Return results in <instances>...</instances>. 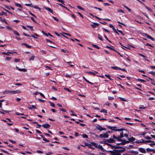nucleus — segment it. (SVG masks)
<instances>
[{
	"instance_id": "ea45409f",
	"label": "nucleus",
	"mask_w": 155,
	"mask_h": 155,
	"mask_svg": "<svg viewBox=\"0 0 155 155\" xmlns=\"http://www.w3.org/2000/svg\"><path fill=\"white\" fill-rule=\"evenodd\" d=\"M111 68L117 70V69H118L119 68L117 67H112Z\"/></svg>"
},
{
	"instance_id": "bb28decb",
	"label": "nucleus",
	"mask_w": 155,
	"mask_h": 155,
	"mask_svg": "<svg viewBox=\"0 0 155 155\" xmlns=\"http://www.w3.org/2000/svg\"><path fill=\"white\" fill-rule=\"evenodd\" d=\"M15 5L17 6H18L21 8H22V6L21 5H20L18 3H15Z\"/></svg>"
},
{
	"instance_id": "ddd939ff",
	"label": "nucleus",
	"mask_w": 155,
	"mask_h": 155,
	"mask_svg": "<svg viewBox=\"0 0 155 155\" xmlns=\"http://www.w3.org/2000/svg\"><path fill=\"white\" fill-rule=\"evenodd\" d=\"M13 53H17L16 52H8L7 53L4 52H3L2 53V54H4V55H9V54H8V53L12 54Z\"/></svg>"
},
{
	"instance_id": "6e6552de",
	"label": "nucleus",
	"mask_w": 155,
	"mask_h": 155,
	"mask_svg": "<svg viewBox=\"0 0 155 155\" xmlns=\"http://www.w3.org/2000/svg\"><path fill=\"white\" fill-rule=\"evenodd\" d=\"M101 142L102 143H104V144L107 145H111V144H109L108 143H107V140H103L101 141Z\"/></svg>"
},
{
	"instance_id": "1a4fd4ad",
	"label": "nucleus",
	"mask_w": 155,
	"mask_h": 155,
	"mask_svg": "<svg viewBox=\"0 0 155 155\" xmlns=\"http://www.w3.org/2000/svg\"><path fill=\"white\" fill-rule=\"evenodd\" d=\"M146 150L148 152H152L155 153V151L154 149L148 148Z\"/></svg>"
},
{
	"instance_id": "c03bdc74",
	"label": "nucleus",
	"mask_w": 155,
	"mask_h": 155,
	"mask_svg": "<svg viewBox=\"0 0 155 155\" xmlns=\"http://www.w3.org/2000/svg\"><path fill=\"white\" fill-rule=\"evenodd\" d=\"M20 60L19 59L15 58V62H18L20 61Z\"/></svg>"
},
{
	"instance_id": "9b49d317",
	"label": "nucleus",
	"mask_w": 155,
	"mask_h": 155,
	"mask_svg": "<svg viewBox=\"0 0 155 155\" xmlns=\"http://www.w3.org/2000/svg\"><path fill=\"white\" fill-rule=\"evenodd\" d=\"M44 8L46 10H47V11L49 12H50L52 13V14H53V11L51 9L49 8H48V7H44Z\"/></svg>"
},
{
	"instance_id": "a878e982",
	"label": "nucleus",
	"mask_w": 155,
	"mask_h": 155,
	"mask_svg": "<svg viewBox=\"0 0 155 155\" xmlns=\"http://www.w3.org/2000/svg\"><path fill=\"white\" fill-rule=\"evenodd\" d=\"M113 137L114 139H117V140H120V138H119L118 137H118H117L115 135H113Z\"/></svg>"
},
{
	"instance_id": "774afa93",
	"label": "nucleus",
	"mask_w": 155,
	"mask_h": 155,
	"mask_svg": "<svg viewBox=\"0 0 155 155\" xmlns=\"http://www.w3.org/2000/svg\"><path fill=\"white\" fill-rule=\"evenodd\" d=\"M11 58H9L8 57H6V59L8 61H9L10 59H11Z\"/></svg>"
},
{
	"instance_id": "09e8293b",
	"label": "nucleus",
	"mask_w": 155,
	"mask_h": 155,
	"mask_svg": "<svg viewBox=\"0 0 155 155\" xmlns=\"http://www.w3.org/2000/svg\"><path fill=\"white\" fill-rule=\"evenodd\" d=\"M124 6L125 8L127 9L128 11H129V12H130L131 11V9L130 8H128L127 7L125 6V5H124Z\"/></svg>"
},
{
	"instance_id": "de8ad7c7",
	"label": "nucleus",
	"mask_w": 155,
	"mask_h": 155,
	"mask_svg": "<svg viewBox=\"0 0 155 155\" xmlns=\"http://www.w3.org/2000/svg\"><path fill=\"white\" fill-rule=\"evenodd\" d=\"M6 28L9 30H12V29L9 26H7Z\"/></svg>"
},
{
	"instance_id": "f3484780",
	"label": "nucleus",
	"mask_w": 155,
	"mask_h": 155,
	"mask_svg": "<svg viewBox=\"0 0 155 155\" xmlns=\"http://www.w3.org/2000/svg\"><path fill=\"white\" fill-rule=\"evenodd\" d=\"M96 147V148H98L99 149H101L103 151H104L105 150L103 148L102 146H95Z\"/></svg>"
},
{
	"instance_id": "58836bf2",
	"label": "nucleus",
	"mask_w": 155,
	"mask_h": 155,
	"mask_svg": "<svg viewBox=\"0 0 155 155\" xmlns=\"http://www.w3.org/2000/svg\"><path fill=\"white\" fill-rule=\"evenodd\" d=\"M82 137L84 138H87L88 137V136L86 134H83L82 135Z\"/></svg>"
},
{
	"instance_id": "6ab92c4d",
	"label": "nucleus",
	"mask_w": 155,
	"mask_h": 155,
	"mask_svg": "<svg viewBox=\"0 0 155 155\" xmlns=\"http://www.w3.org/2000/svg\"><path fill=\"white\" fill-rule=\"evenodd\" d=\"M22 45H25L26 46V47H27V48H31V46L28 45L27 44H25V43L22 44Z\"/></svg>"
},
{
	"instance_id": "c756f323",
	"label": "nucleus",
	"mask_w": 155,
	"mask_h": 155,
	"mask_svg": "<svg viewBox=\"0 0 155 155\" xmlns=\"http://www.w3.org/2000/svg\"><path fill=\"white\" fill-rule=\"evenodd\" d=\"M27 27L30 28L32 31H33L34 29L33 28V27L32 26L27 25Z\"/></svg>"
},
{
	"instance_id": "052dcab7",
	"label": "nucleus",
	"mask_w": 155,
	"mask_h": 155,
	"mask_svg": "<svg viewBox=\"0 0 155 155\" xmlns=\"http://www.w3.org/2000/svg\"><path fill=\"white\" fill-rule=\"evenodd\" d=\"M62 148L64 149H65V150H69V149H68V148H67L66 147H63Z\"/></svg>"
},
{
	"instance_id": "aec40b11",
	"label": "nucleus",
	"mask_w": 155,
	"mask_h": 155,
	"mask_svg": "<svg viewBox=\"0 0 155 155\" xmlns=\"http://www.w3.org/2000/svg\"><path fill=\"white\" fill-rule=\"evenodd\" d=\"M5 92H8V93H11L12 94H15V93H17V92H16V91H5Z\"/></svg>"
},
{
	"instance_id": "dca6fc26",
	"label": "nucleus",
	"mask_w": 155,
	"mask_h": 155,
	"mask_svg": "<svg viewBox=\"0 0 155 155\" xmlns=\"http://www.w3.org/2000/svg\"><path fill=\"white\" fill-rule=\"evenodd\" d=\"M139 150L142 153H145L146 152V151L145 150L142 148H139Z\"/></svg>"
},
{
	"instance_id": "5701e85b",
	"label": "nucleus",
	"mask_w": 155,
	"mask_h": 155,
	"mask_svg": "<svg viewBox=\"0 0 155 155\" xmlns=\"http://www.w3.org/2000/svg\"><path fill=\"white\" fill-rule=\"evenodd\" d=\"M40 136L41 137L43 138V140L46 141V142H49V141L47 140V139H46L42 135H40Z\"/></svg>"
},
{
	"instance_id": "f03ea898",
	"label": "nucleus",
	"mask_w": 155,
	"mask_h": 155,
	"mask_svg": "<svg viewBox=\"0 0 155 155\" xmlns=\"http://www.w3.org/2000/svg\"><path fill=\"white\" fill-rule=\"evenodd\" d=\"M107 127L111 130H113L114 131H123V130H126L124 129H123V128H121V129H114V128H116L117 127H111V126H107Z\"/></svg>"
},
{
	"instance_id": "a211bd4d",
	"label": "nucleus",
	"mask_w": 155,
	"mask_h": 155,
	"mask_svg": "<svg viewBox=\"0 0 155 155\" xmlns=\"http://www.w3.org/2000/svg\"><path fill=\"white\" fill-rule=\"evenodd\" d=\"M91 144H92L93 145H96V144L93 142H90V143H87L86 144L85 143V145H87V146H88V145H91Z\"/></svg>"
},
{
	"instance_id": "13d9d810",
	"label": "nucleus",
	"mask_w": 155,
	"mask_h": 155,
	"mask_svg": "<svg viewBox=\"0 0 155 155\" xmlns=\"http://www.w3.org/2000/svg\"><path fill=\"white\" fill-rule=\"evenodd\" d=\"M64 89H65V90H67V91H69V92H71V91H70L69 90V89L68 88H66V87H64Z\"/></svg>"
},
{
	"instance_id": "69168bd1",
	"label": "nucleus",
	"mask_w": 155,
	"mask_h": 155,
	"mask_svg": "<svg viewBox=\"0 0 155 155\" xmlns=\"http://www.w3.org/2000/svg\"><path fill=\"white\" fill-rule=\"evenodd\" d=\"M124 136L126 137V138H128V135L127 134H124Z\"/></svg>"
},
{
	"instance_id": "864d4df0",
	"label": "nucleus",
	"mask_w": 155,
	"mask_h": 155,
	"mask_svg": "<svg viewBox=\"0 0 155 155\" xmlns=\"http://www.w3.org/2000/svg\"><path fill=\"white\" fill-rule=\"evenodd\" d=\"M7 12H8L10 14H11V15H12V13L11 12H9V11H8V10L5 9V8H3Z\"/></svg>"
},
{
	"instance_id": "a19ab883",
	"label": "nucleus",
	"mask_w": 155,
	"mask_h": 155,
	"mask_svg": "<svg viewBox=\"0 0 155 155\" xmlns=\"http://www.w3.org/2000/svg\"><path fill=\"white\" fill-rule=\"evenodd\" d=\"M119 98L122 101H127V100L125 99L124 98H122V97H119Z\"/></svg>"
},
{
	"instance_id": "f704fd0d",
	"label": "nucleus",
	"mask_w": 155,
	"mask_h": 155,
	"mask_svg": "<svg viewBox=\"0 0 155 155\" xmlns=\"http://www.w3.org/2000/svg\"><path fill=\"white\" fill-rule=\"evenodd\" d=\"M59 4L60 5V6H62V7H64V8H65V9H67V10H68V11H70V10H69V9H68V8L66 7H65V6H64L62 4Z\"/></svg>"
},
{
	"instance_id": "e433bc0d",
	"label": "nucleus",
	"mask_w": 155,
	"mask_h": 155,
	"mask_svg": "<svg viewBox=\"0 0 155 155\" xmlns=\"http://www.w3.org/2000/svg\"><path fill=\"white\" fill-rule=\"evenodd\" d=\"M92 45L94 47L96 48L97 49H100V47L97 46V45Z\"/></svg>"
},
{
	"instance_id": "37998d69",
	"label": "nucleus",
	"mask_w": 155,
	"mask_h": 155,
	"mask_svg": "<svg viewBox=\"0 0 155 155\" xmlns=\"http://www.w3.org/2000/svg\"><path fill=\"white\" fill-rule=\"evenodd\" d=\"M77 8H78L79 9H81V10H84V9L83 8L81 7V6H77Z\"/></svg>"
},
{
	"instance_id": "393cba45",
	"label": "nucleus",
	"mask_w": 155,
	"mask_h": 155,
	"mask_svg": "<svg viewBox=\"0 0 155 155\" xmlns=\"http://www.w3.org/2000/svg\"><path fill=\"white\" fill-rule=\"evenodd\" d=\"M88 147L93 150L95 149V148H96V147L95 146H88Z\"/></svg>"
},
{
	"instance_id": "473e14b6",
	"label": "nucleus",
	"mask_w": 155,
	"mask_h": 155,
	"mask_svg": "<svg viewBox=\"0 0 155 155\" xmlns=\"http://www.w3.org/2000/svg\"><path fill=\"white\" fill-rule=\"evenodd\" d=\"M105 76H106L107 78H109V79L112 80V79L110 78V75L106 74H105Z\"/></svg>"
},
{
	"instance_id": "f8f14e48",
	"label": "nucleus",
	"mask_w": 155,
	"mask_h": 155,
	"mask_svg": "<svg viewBox=\"0 0 155 155\" xmlns=\"http://www.w3.org/2000/svg\"><path fill=\"white\" fill-rule=\"evenodd\" d=\"M16 68L19 71H24V72H25L27 71L26 69H24V68H23V69L20 68H19L18 67H16Z\"/></svg>"
},
{
	"instance_id": "8fccbe9b",
	"label": "nucleus",
	"mask_w": 155,
	"mask_h": 155,
	"mask_svg": "<svg viewBox=\"0 0 155 155\" xmlns=\"http://www.w3.org/2000/svg\"><path fill=\"white\" fill-rule=\"evenodd\" d=\"M145 138L146 139H148V140H150L151 138L149 136H146L145 137Z\"/></svg>"
},
{
	"instance_id": "6e6d98bb",
	"label": "nucleus",
	"mask_w": 155,
	"mask_h": 155,
	"mask_svg": "<svg viewBox=\"0 0 155 155\" xmlns=\"http://www.w3.org/2000/svg\"><path fill=\"white\" fill-rule=\"evenodd\" d=\"M58 1L60 2H61L64 5V1L63 0H57Z\"/></svg>"
},
{
	"instance_id": "7ed1b4c3",
	"label": "nucleus",
	"mask_w": 155,
	"mask_h": 155,
	"mask_svg": "<svg viewBox=\"0 0 155 155\" xmlns=\"http://www.w3.org/2000/svg\"><path fill=\"white\" fill-rule=\"evenodd\" d=\"M120 140H118L119 142H120V143H118L117 144V145H124L126 144V143H129V141H126L125 140H122L121 139H120Z\"/></svg>"
},
{
	"instance_id": "3c124183",
	"label": "nucleus",
	"mask_w": 155,
	"mask_h": 155,
	"mask_svg": "<svg viewBox=\"0 0 155 155\" xmlns=\"http://www.w3.org/2000/svg\"><path fill=\"white\" fill-rule=\"evenodd\" d=\"M35 58V57L34 56H31L30 58V60H33Z\"/></svg>"
},
{
	"instance_id": "2eb2a0df",
	"label": "nucleus",
	"mask_w": 155,
	"mask_h": 155,
	"mask_svg": "<svg viewBox=\"0 0 155 155\" xmlns=\"http://www.w3.org/2000/svg\"><path fill=\"white\" fill-rule=\"evenodd\" d=\"M145 36H146L147 37V38H148L150 39H151V40H154V39L152 38L151 36H150L149 35H148L147 34H145Z\"/></svg>"
},
{
	"instance_id": "b1692460",
	"label": "nucleus",
	"mask_w": 155,
	"mask_h": 155,
	"mask_svg": "<svg viewBox=\"0 0 155 155\" xmlns=\"http://www.w3.org/2000/svg\"><path fill=\"white\" fill-rule=\"evenodd\" d=\"M86 73H88L90 74H92L94 75H95L96 74L95 73H94V72H91V71H87L86 72Z\"/></svg>"
},
{
	"instance_id": "4468645a",
	"label": "nucleus",
	"mask_w": 155,
	"mask_h": 155,
	"mask_svg": "<svg viewBox=\"0 0 155 155\" xmlns=\"http://www.w3.org/2000/svg\"><path fill=\"white\" fill-rule=\"evenodd\" d=\"M94 24L91 25V26L93 28H96V26H98L99 25V24L96 23H94Z\"/></svg>"
},
{
	"instance_id": "a18cd8bd",
	"label": "nucleus",
	"mask_w": 155,
	"mask_h": 155,
	"mask_svg": "<svg viewBox=\"0 0 155 155\" xmlns=\"http://www.w3.org/2000/svg\"><path fill=\"white\" fill-rule=\"evenodd\" d=\"M0 21H2L4 22V21H5V19L4 18L2 19V18L1 17H0Z\"/></svg>"
},
{
	"instance_id": "423d86ee",
	"label": "nucleus",
	"mask_w": 155,
	"mask_h": 155,
	"mask_svg": "<svg viewBox=\"0 0 155 155\" xmlns=\"http://www.w3.org/2000/svg\"><path fill=\"white\" fill-rule=\"evenodd\" d=\"M42 126L43 127L45 128H49L50 127V125L48 124H43L42 125Z\"/></svg>"
},
{
	"instance_id": "5fc2aeb1",
	"label": "nucleus",
	"mask_w": 155,
	"mask_h": 155,
	"mask_svg": "<svg viewBox=\"0 0 155 155\" xmlns=\"http://www.w3.org/2000/svg\"><path fill=\"white\" fill-rule=\"evenodd\" d=\"M132 153H134L135 154H138V152L136 151H133L132 152Z\"/></svg>"
},
{
	"instance_id": "c85d7f7f",
	"label": "nucleus",
	"mask_w": 155,
	"mask_h": 155,
	"mask_svg": "<svg viewBox=\"0 0 155 155\" xmlns=\"http://www.w3.org/2000/svg\"><path fill=\"white\" fill-rule=\"evenodd\" d=\"M106 47L107 48H109V49H111V50H114V51H116L115 50V49H114L111 48L110 47H109V46H107Z\"/></svg>"
},
{
	"instance_id": "7c9ffc66",
	"label": "nucleus",
	"mask_w": 155,
	"mask_h": 155,
	"mask_svg": "<svg viewBox=\"0 0 155 155\" xmlns=\"http://www.w3.org/2000/svg\"><path fill=\"white\" fill-rule=\"evenodd\" d=\"M100 112H104L107 113V110H105L104 109H103L100 111Z\"/></svg>"
},
{
	"instance_id": "4be33fe9",
	"label": "nucleus",
	"mask_w": 155,
	"mask_h": 155,
	"mask_svg": "<svg viewBox=\"0 0 155 155\" xmlns=\"http://www.w3.org/2000/svg\"><path fill=\"white\" fill-rule=\"evenodd\" d=\"M114 150V151H109V152H110V153L112 154H116V151H115V150Z\"/></svg>"
},
{
	"instance_id": "2f4dec72",
	"label": "nucleus",
	"mask_w": 155,
	"mask_h": 155,
	"mask_svg": "<svg viewBox=\"0 0 155 155\" xmlns=\"http://www.w3.org/2000/svg\"><path fill=\"white\" fill-rule=\"evenodd\" d=\"M7 15V14L6 12H2V13H0V15Z\"/></svg>"
},
{
	"instance_id": "79ce46f5",
	"label": "nucleus",
	"mask_w": 155,
	"mask_h": 155,
	"mask_svg": "<svg viewBox=\"0 0 155 155\" xmlns=\"http://www.w3.org/2000/svg\"><path fill=\"white\" fill-rule=\"evenodd\" d=\"M137 80L138 81H141L142 82H145L146 81H145L143 80L140 79H137Z\"/></svg>"
},
{
	"instance_id": "9d476101",
	"label": "nucleus",
	"mask_w": 155,
	"mask_h": 155,
	"mask_svg": "<svg viewBox=\"0 0 155 155\" xmlns=\"http://www.w3.org/2000/svg\"><path fill=\"white\" fill-rule=\"evenodd\" d=\"M127 139L128 140V141H129V142H133V141H134L135 140V138L133 137H132L131 138H128Z\"/></svg>"
},
{
	"instance_id": "4d7b16f0",
	"label": "nucleus",
	"mask_w": 155,
	"mask_h": 155,
	"mask_svg": "<svg viewBox=\"0 0 155 155\" xmlns=\"http://www.w3.org/2000/svg\"><path fill=\"white\" fill-rule=\"evenodd\" d=\"M31 18L32 20L35 23H37V22L34 20V18L33 17H31Z\"/></svg>"
},
{
	"instance_id": "4c0bfd02",
	"label": "nucleus",
	"mask_w": 155,
	"mask_h": 155,
	"mask_svg": "<svg viewBox=\"0 0 155 155\" xmlns=\"http://www.w3.org/2000/svg\"><path fill=\"white\" fill-rule=\"evenodd\" d=\"M49 103L51 104V106H52V107H55V105H54V104L53 103H52V102H49Z\"/></svg>"
},
{
	"instance_id": "0eeeda50",
	"label": "nucleus",
	"mask_w": 155,
	"mask_h": 155,
	"mask_svg": "<svg viewBox=\"0 0 155 155\" xmlns=\"http://www.w3.org/2000/svg\"><path fill=\"white\" fill-rule=\"evenodd\" d=\"M107 143H112L114 142L115 140L112 138H110L109 139L107 140Z\"/></svg>"
},
{
	"instance_id": "49530a36",
	"label": "nucleus",
	"mask_w": 155,
	"mask_h": 155,
	"mask_svg": "<svg viewBox=\"0 0 155 155\" xmlns=\"http://www.w3.org/2000/svg\"><path fill=\"white\" fill-rule=\"evenodd\" d=\"M52 18L54 19V20L57 21H59L58 19L57 18H56L54 17V16H52Z\"/></svg>"
},
{
	"instance_id": "e2e57ef3",
	"label": "nucleus",
	"mask_w": 155,
	"mask_h": 155,
	"mask_svg": "<svg viewBox=\"0 0 155 155\" xmlns=\"http://www.w3.org/2000/svg\"><path fill=\"white\" fill-rule=\"evenodd\" d=\"M29 13L32 16L34 17H36L35 15H34L31 12H29Z\"/></svg>"
},
{
	"instance_id": "412c9836",
	"label": "nucleus",
	"mask_w": 155,
	"mask_h": 155,
	"mask_svg": "<svg viewBox=\"0 0 155 155\" xmlns=\"http://www.w3.org/2000/svg\"><path fill=\"white\" fill-rule=\"evenodd\" d=\"M124 136V133L123 132H122L120 133V136H118V137L120 139L121 138H122Z\"/></svg>"
},
{
	"instance_id": "39448f33",
	"label": "nucleus",
	"mask_w": 155,
	"mask_h": 155,
	"mask_svg": "<svg viewBox=\"0 0 155 155\" xmlns=\"http://www.w3.org/2000/svg\"><path fill=\"white\" fill-rule=\"evenodd\" d=\"M96 128L100 131H102L104 130H105L106 129L102 127L100 125H98L96 127Z\"/></svg>"
},
{
	"instance_id": "72a5a7b5",
	"label": "nucleus",
	"mask_w": 155,
	"mask_h": 155,
	"mask_svg": "<svg viewBox=\"0 0 155 155\" xmlns=\"http://www.w3.org/2000/svg\"><path fill=\"white\" fill-rule=\"evenodd\" d=\"M150 74H152V75L155 76V72L153 71H150L149 72Z\"/></svg>"
},
{
	"instance_id": "0e129e2a",
	"label": "nucleus",
	"mask_w": 155,
	"mask_h": 155,
	"mask_svg": "<svg viewBox=\"0 0 155 155\" xmlns=\"http://www.w3.org/2000/svg\"><path fill=\"white\" fill-rule=\"evenodd\" d=\"M114 31L117 34H119V33H118L116 31V29L114 28H113V29Z\"/></svg>"
},
{
	"instance_id": "f257e3e1",
	"label": "nucleus",
	"mask_w": 155,
	"mask_h": 155,
	"mask_svg": "<svg viewBox=\"0 0 155 155\" xmlns=\"http://www.w3.org/2000/svg\"><path fill=\"white\" fill-rule=\"evenodd\" d=\"M134 143H154L153 141L151 140H144L143 139H141L140 140H137L135 142H133Z\"/></svg>"
},
{
	"instance_id": "bf43d9fd",
	"label": "nucleus",
	"mask_w": 155,
	"mask_h": 155,
	"mask_svg": "<svg viewBox=\"0 0 155 155\" xmlns=\"http://www.w3.org/2000/svg\"><path fill=\"white\" fill-rule=\"evenodd\" d=\"M37 152L38 153H43V152L42 151H40V150H37Z\"/></svg>"
},
{
	"instance_id": "338daca9",
	"label": "nucleus",
	"mask_w": 155,
	"mask_h": 155,
	"mask_svg": "<svg viewBox=\"0 0 155 155\" xmlns=\"http://www.w3.org/2000/svg\"><path fill=\"white\" fill-rule=\"evenodd\" d=\"M118 12H121L122 13H124V11L123 10H121V9H118Z\"/></svg>"
},
{
	"instance_id": "c9c22d12",
	"label": "nucleus",
	"mask_w": 155,
	"mask_h": 155,
	"mask_svg": "<svg viewBox=\"0 0 155 155\" xmlns=\"http://www.w3.org/2000/svg\"><path fill=\"white\" fill-rule=\"evenodd\" d=\"M61 51H62L65 53H69V51L67 50H64L63 49H62Z\"/></svg>"
},
{
	"instance_id": "20e7f679",
	"label": "nucleus",
	"mask_w": 155,
	"mask_h": 155,
	"mask_svg": "<svg viewBox=\"0 0 155 155\" xmlns=\"http://www.w3.org/2000/svg\"><path fill=\"white\" fill-rule=\"evenodd\" d=\"M109 135L107 133H104V134H101L100 135L99 137L101 138H108Z\"/></svg>"
},
{
	"instance_id": "603ef678",
	"label": "nucleus",
	"mask_w": 155,
	"mask_h": 155,
	"mask_svg": "<svg viewBox=\"0 0 155 155\" xmlns=\"http://www.w3.org/2000/svg\"><path fill=\"white\" fill-rule=\"evenodd\" d=\"M139 55L140 56H142V57H143V58H146V57L145 56H144V55H143V54H140V53H139Z\"/></svg>"
},
{
	"instance_id": "680f3d73",
	"label": "nucleus",
	"mask_w": 155,
	"mask_h": 155,
	"mask_svg": "<svg viewBox=\"0 0 155 155\" xmlns=\"http://www.w3.org/2000/svg\"><path fill=\"white\" fill-rule=\"evenodd\" d=\"M23 34L25 36H26L27 37H30V36L29 35L25 33H23Z\"/></svg>"
},
{
	"instance_id": "cd10ccee",
	"label": "nucleus",
	"mask_w": 155,
	"mask_h": 155,
	"mask_svg": "<svg viewBox=\"0 0 155 155\" xmlns=\"http://www.w3.org/2000/svg\"><path fill=\"white\" fill-rule=\"evenodd\" d=\"M13 32L14 33V34L17 35V36H19V34L18 32L17 31H13Z\"/></svg>"
}]
</instances>
